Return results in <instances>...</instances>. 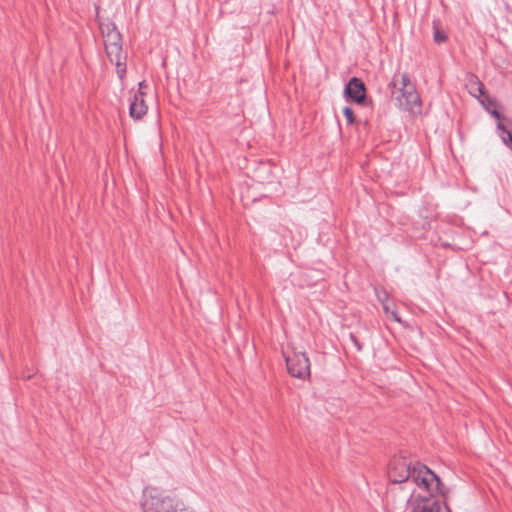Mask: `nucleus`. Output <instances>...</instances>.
Segmentation results:
<instances>
[{
	"label": "nucleus",
	"instance_id": "nucleus-1",
	"mask_svg": "<svg viewBox=\"0 0 512 512\" xmlns=\"http://www.w3.org/2000/svg\"><path fill=\"white\" fill-rule=\"evenodd\" d=\"M388 476L393 483L412 482L416 489L424 492H445L440 478L427 466L416 464L411 467V463L401 456L394 457L390 461Z\"/></svg>",
	"mask_w": 512,
	"mask_h": 512
},
{
	"label": "nucleus",
	"instance_id": "nucleus-2",
	"mask_svg": "<svg viewBox=\"0 0 512 512\" xmlns=\"http://www.w3.org/2000/svg\"><path fill=\"white\" fill-rule=\"evenodd\" d=\"M388 89L396 108L415 116L421 114V97L407 73L394 74L388 84Z\"/></svg>",
	"mask_w": 512,
	"mask_h": 512
},
{
	"label": "nucleus",
	"instance_id": "nucleus-3",
	"mask_svg": "<svg viewBox=\"0 0 512 512\" xmlns=\"http://www.w3.org/2000/svg\"><path fill=\"white\" fill-rule=\"evenodd\" d=\"M99 26L106 54L111 63L115 64L119 78L123 79L126 74V54L122 49V36L113 22H100Z\"/></svg>",
	"mask_w": 512,
	"mask_h": 512
},
{
	"label": "nucleus",
	"instance_id": "nucleus-4",
	"mask_svg": "<svg viewBox=\"0 0 512 512\" xmlns=\"http://www.w3.org/2000/svg\"><path fill=\"white\" fill-rule=\"evenodd\" d=\"M444 493H430L423 490H413L410 498L407 500L405 512H450L447 505L437 499L438 495L445 496L447 489L444 486Z\"/></svg>",
	"mask_w": 512,
	"mask_h": 512
},
{
	"label": "nucleus",
	"instance_id": "nucleus-5",
	"mask_svg": "<svg viewBox=\"0 0 512 512\" xmlns=\"http://www.w3.org/2000/svg\"><path fill=\"white\" fill-rule=\"evenodd\" d=\"M179 502L156 487H147L143 491L141 507L143 512H175Z\"/></svg>",
	"mask_w": 512,
	"mask_h": 512
},
{
	"label": "nucleus",
	"instance_id": "nucleus-6",
	"mask_svg": "<svg viewBox=\"0 0 512 512\" xmlns=\"http://www.w3.org/2000/svg\"><path fill=\"white\" fill-rule=\"evenodd\" d=\"M285 360L292 377L304 380L310 376V362L305 353L294 351L291 355L285 354Z\"/></svg>",
	"mask_w": 512,
	"mask_h": 512
},
{
	"label": "nucleus",
	"instance_id": "nucleus-7",
	"mask_svg": "<svg viewBox=\"0 0 512 512\" xmlns=\"http://www.w3.org/2000/svg\"><path fill=\"white\" fill-rule=\"evenodd\" d=\"M344 93L351 101L357 104H365L366 89L360 79L356 77L351 78L345 86Z\"/></svg>",
	"mask_w": 512,
	"mask_h": 512
},
{
	"label": "nucleus",
	"instance_id": "nucleus-8",
	"mask_svg": "<svg viewBox=\"0 0 512 512\" xmlns=\"http://www.w3.org/2000/svg\"><path fill=\"white\" fill-rule=\"evenodd\" d=\"M147 113V106L144 100V93L137 91L131 99L129 114L133 119H140Z\"/></svg>",
	"mask_w": 512,
	"mask_h": 512
},
{
	"label": "nucleus",
	"instance_id": "nucleus-9",
	"mask_svg": "<svg viewBox=\"0 0 512 512\" xmlns=\"http://www.w3.org/2000/svg\"><path fill=\"white\" fill-rule=\"evenodd\" d=\"M467 86L469 89V93L476 98H479L484 94V85L475 77L469 80Z\"/></svg>",
	"mask_w": 512,
	"mask_h": 512
},
{
	"label": "nucleus",
	"instance_id": "nucleus-10",
	"mask_svg": "<svg viewBox=\"0 0 512 512\" xmlns=\"http://www.w3.org/2000/svg\"><path fill=\"white\" fill-rule=\"evenodd\" d=\"M497 129L502 142L512 150V134L502 122H498Z\"/></svg>",
	"mask_w": 512,
	"mask_h": 512
},
{
	"label": "nucleus",
	"instance_id": "nucleus-11",
	"mask_svg": "<svg viewBox=\"0 0 512 512\" xmlns=\"http://www.w3.org/2000/svg\"><path fill=\"white\" fill-rule=\"evenodd\" d=\"M382 306L386 314L390 315L396 322H400V318L398 317V314L395 310V305L393 303L388 301Z\"/></svg>",
	"mask_w": 512,
	"mask_h": 512
},
{
	"label": "nucleus",
	"instance_id": "nucleus-12",
	"mask_svg": "<svg viewBox=\"0 0 512 512\" xmlns=\"http://www.w3.org/2000/svg\"><path fill=\"white\" fill-rule=\"evenodd\" d=\"M343 114H344L348 124L355 123L354 111L350 107H344Z\"/></svg>",
	"mask_w": 512,
	"mask_h": 512
},
{
	"label": "nucleus",
	"instance_id": "nucleus-13",
	"mask_svg": "<svg viewBox=\"0 0 512 512\" xmlns=\"http://www.w3.org/2000/svg\"><path fill=\"white\" fill-rule=\"evenodd\" d=\"M376 295H377L378 300L382 303V305H384V303L389 301L388 295L385 291L376 290Z\"/></svg>",
	"mask_w": 512,
	"mask_h": 512
},
{
	"label": "nucleus",
	"instance_id": "nucleus-14",
	"mask_svg": "<svg viewBox=\"0 0 512 512\" xmlns=\"http://www.w3.org/2000/svg\"><path fill=\"white\" fill-rule=\"evenodd\" d=\"M434 40L437 42V43H442L446 40V35L443 34L442 32L440 31H435L434 33Z\"/></svg>",
	"mask_w": 512,
	"mask_h": 512
},
{
	"label": "nucleus",
	"instance_id": "nucleus-15",
	"mask_svg": "<svg viewBox=\"0 0 512 512\" xmlns=\"http://www.w3.org/2000/svg\"><path fill=\"white\" fill-rule=\"evenodd\" d=\"M487 111H488V112H489V113H490V114H491L495 119L500 120L501 115H500V113H499L496 109H492V110H490V109H488V108H487Z\"/></svg>",
	"mask_w": 512,
	"mask_h": 512
},
{
	"label": "nucleus",
	"instance_id": "nucleus-16",
	"mask_svg": "<svg viewBox=\"0 0 512 512\" xmlns=\"http://www.w3.org/2000/svg\"><path fill=\"white\" fill-rule=\"evenodd\" d=\"M143 85H144V82H140L139 83V90L138 91H141V88L143 87Z\"/></svg>",
	"mask_w": 512,
	"mask_h": 512
}]
</instances>
